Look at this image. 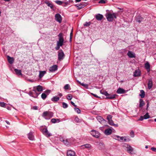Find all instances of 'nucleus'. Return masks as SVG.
<instances>
[{"label":"nucleus","instance_id":"obj_18","mask_svg":"<svg viewBox=\"0 0 156 156\" xmlns=\"http://www.w3.org/2000/svg\"><path fill=\"white\" fill-rule=\"evenodd\" d=\"M60 140L63 142L66 145H68L69 144V142L67 139L65 140V138L60 137Z\"/></svg>","mask_w":156,"mask_h":156},{"label":"nucleus","instance_id":"obj_19","mask_svg":"<svg viewBox=\"0 0 156 156\" xmlns=\"http://www.w3.org/2000/svg\"><path fill=\"white\" fill-rule=\"evenodd\" d=\"M127 55L130 58H135V54L132 51H129L127 53Z\"/></svg>","mask_w":156,"mask_h":156},{"label":"nucleus","instance_id":"obj_54","mask_svg":"<svg viewBox=\"0 0 156 156\" xmlns=\"http://www.w3.org/2000/svg\"><path fill=\"white\" fill-rule=\"evenodd\" d=\"M63 1V3L66 4L67 5H70V3L69 2H68V1Z\"/></svg>","mask_w":156,"mask_h":156},{"label":"nucleus","instance_id":"obj_48","mask_svg":"<svg viewBox=\"0 0 156 156\" xmlns=\"http://www.w3.org/2000/svg\"><path fill=\"white\" fill-rule=\"evenodd\" d=\"M90 24L91 23L90 22H86L84 24V26L86 27H88L90 25Z\"/></svg>","mask_w":156,"mask_h":156},{"label":"nucleus","instance_id":"obj_20","mask_svg":"<svg viewBox=\"0 0 156 156\" xmlns=\"http://www.w3.org/2000/svg\"><path fill=\"white\" fill-rule=\"evenodd\" d=\"M7 58L8 62L10 64H11L13 63L14 59L13 57H11L9 56H8Z\"/></svg>","mask_w":156,"mask_h":156},{"label":"nucleus","instance_id":"obj_7","mask_svg":"<svg viewBox=\"0 0 156 156\" xmlns=\"http://www.w3.org/2000/svg\"><path fill=\"white\" fill-rule=\"evenodd\" d=\"M90 133L93 136L96 138H99L100 136V133L94 130H91L90 132Z\"/></svg>","mask_w":156,"mask_h":156},{"label":"nucleus","instance_id":"obj_5","mask_svg":"<svg viewBox=\"0 0 156 156\" xmlns=\"http://www.w3.org/2000/svg\"><path fill=\"white\" fill-rule=\"evenodd\" d=\"M28 94L31 97L34 98H37L38 96L40 94V93H37L36 90H33V91H29Z\"/></svg>","mask_w":156,"mask_h":156},{"label":"nucleus","instance_id":"obj_3","mask_svg":"<svg viewBox=\"0 0 156 156\" xmlns=\"http://www.w3.org/2000/svg\"><path fill=\"white\" fill-rule=\"evenodd\" d=\"M58 41L57 42V44L62 46L64 42V38L63 36V33H60L58 35Z\"/></svg>","mask_w":156,"mask_h":156},{"label":"nucleus","instance_id":"obj_41","mask_svg":"<svg viewBox=\"0 0 156 156\" xmlns=\"http://www.w3.org/2000/svg\"><path fill=\"white\" fill-rule=\"evenodd\" d=\"M74 110L75 112H76L78 114L80 113L81 112L80 110L78 108H74Z\"/></svg>","mask_w":156,"mask_h":156},{"label":"nucleus","instance_id":"obj_4","mask_svg":"<svg viewBox=\"0 0 156 156\" xmlns=\"http://www.w3.org/2000/svg\"><path fill=\"white\" fill-rule=\"evenodd\" d=\"M58 59L59 61L62 60L65 57V55L61 49H59L58 51Z\"/></svg>","mask_w":156,"mask_h":156},{"label":"nucleus","instance_id":"obj_17","mask_svg":"<svg viewBox=\"0 0 156 156\" xmlns=\"http://www.w3.org/2000/svg\"><path fill=\"white\" fill-rule=\"evenodd\" d=\"M144 67L147 69V73L150 72V65L148 62H147L145 63Z\"/></svg>","mask_w":156,"mask_h":156},{"label":"nucleus","instance_id":"obj_8","mask_svg":"<svg viewBox=\"0 0 156 156\" xmlns=\"http://www.w3.org/2000/svg\"><path fill=\"white\" fill-rule=\"evenodd\" d=\"M55 20L59 23L62 21V17L59 13L56 14L55 15Z\"/></svg>","mask_w":156,"mask_h":156},{"label":"nucleus","instance_id":"obj_24","mask_svg":"<svg viewBox=\"0 0 156 156\" xmlns=\"http://www.w3.org/2000/svg\"><path fill=\"white\" fill-rule=\"evenodd\" d=\"M103 17V16L100 14H98L96 16V18L98 20H101Z\"/></svg>","mask_w":156,"mask_h":156},{"label":"nucleus","instance_id":"obj_62","mask_svg":"<svg viewBox=\"0 0 156 156\" xmlns=\"http://www.w3.org/2000/svg\"><path fill=\"white\" fill-rule=\"evenodd\" d=\"M91 94L92 95H93L95 97H96L97 98H99V97H98L96 94H93V93H91Z\"/></svg>","mask_w":156,"mask_h":156},{"label":"nucleus","instance_id":"obj_42","mask_svg":"<svg viewBox=\"0 0 156 156\" xmlns=\"http://www.w3.org/2000/svg\"><path fill=\"white\" fill-rule=\"evenodd\" d=\"M107 0H100L98 2L99 3L105 4L106 3Z\"/></svg>","mask_w":156,"mask_h":156},{"label":"nucleus","instance_id":"obj_27","mask_svg":"<svg viewBox=\"0 0 156 156\" xmlns=\"http://www.w3.org/2000/svg\"><path fill=\"white\" fill-rule=\"evenodd\" d=\"M46 73V72L45 71H40L39 72V77L40 78H42L44 74Z\"/></svg>","mask_w":156,"mask_h":156},{"label":"nucleus","instance_id":"obj_36","mask_svg":"<svg viewBox=\"0 0 156 156\" xmlns=\"http://www.w3.org/2000/svg\"><path fill=\"white\" fill-rule=\"evenodd\" d=\"M133 151V148L131 146H129L127 147V151L129 153H131Z\"/></svg>","mask_w":156,"mask_h":156},{"label":"nucleus","instance_id":"obj_46","mask_svg":"<svg viewBox=\"0 0 156 156\" xmlns=\"http://www.w3.org/2000/svg\"><path fill=\"white\" fill-rule=\"evenodd\" d=\"M51 92V91L50 90H47L44 91V93H45V94H46L47 96Z\"/></svg>","mask_w":156,"mask_h":156},{"label":"nucleus","instance_id":"obj_56","mask_svg":"<svg viewBox=\"0 0 156 156\" xmlns=\"http://www.w3.org/2000/svg\"><path fill=\"white\" fill-rule=\"evenodd\" d=\"M151 150L153 151L156 152V148L153 147L151 148Z\"/></svg>","mask_w":156,"mask_h":156},{"label":"nucleus","instance_id":"obj_23","mask_svg":"<svg viewBox=\"0 0 156 156\" xmlns=\"http://www.w3.org/2000/svg\"><path fill=\"white\" fill-rule=\"evenodd\" d=\"M51 122L52 123H55L60 122V120L59 119L53 118L51 120Z\"/></svg>","mask_w":156,"mask_h":156},{"label":"nucleus","instance_id":"obj_51","mask_svg":"<svg viewBox=\"0 0 156 156\" xmlns=\"http://www.w3.org/2000/svg\"><path fill=\"white\" fill-rule=\"evenodd\" d=\"M57 44V46L55 47V48L56 50H58L59 49L60 47H61L62 46L58 44Z\"/></svg>","mask_w":156,"mask_h":156},{"label":"nucleus","instance_id":"obj_55","mask_svg":"<svg viewBox=\"0 0 156 156\" xmlns=\"http://www.w3.org/2000/svg\"><path fill=\"white\" fill-rule=\"evenodd\" d=\"M144 119V116L143 117L142 116H140V118L138 119V120L139 121H142Z\"/></svg>","mask_w":156,"mask_h":156},{"label":"nucleus","instance_id":"obj_29","mask_svg":"<svg viewBox=\"0 0 156 156\" xmlns=\"http://www.w3.org/2000/svg\"><path fill=\"white\" fill-rule=\"evenodd\" d=\"M14 71L18 75H22L21 71L20 70L16 69H14Z\"/></svg>","mask_w":156,"mask_h":156},{"label":"nucleus","instance_id":"obj_57","mask_svg":"<svg viewBox=\"0 0 156 156\" xmlns=\"http://www.w3.org/2000/svg\"><path fill=\"white\" fill-rule=\"evenodd\" d=\"M149 102L148 101H147V108H146V109L147 110H148V108L149 105Z\"/></svg>","mask_w":156,"mask_h":156},{"label":"nucleus","instance_id":"obj_9","mask_svg":"<svg viewBox=\"0 0 156 156\" xmlns=\"http://www.w3.org/2000/svg\"><path fill=\"white\" fill-rule=\"evenodd\" d=\"M112 116L111 115H108L107 117V119L108 120V124L111 125H114L113 121L112 120Z\"/></svg>","mask_w":156,"mask_h":156},{"label":"nucleus","instance_id":"obj_11","mask_svg":"<svg viewBox=\"0 0 156 156\" xmlns=\"http://www.w3.org/2000/svg\"><path fill=\"white\" fill-rule=\"evenodd\" d=\"M141 74V72L139 69L136 70L134 72L133 76L134 77L140 76Z\"/></svg>","mask_w":156,"mask_h":156},{"label":"nucleus","instance_id":"obj_38","mask_svg":"<svg viewBox=\"0 0 156 156\" xmlns=\"http://www.w3.org/2000/svg\"><path fill=\"white\" fill-rule=\"evenodd\" d=\"M102 94L104 95L105 96H106L107 98H107V97H109V96H110V94H108L107 91H103Z\"/></svg>","mask_w":156,"mask_h":156},{"label":"nucleus","instance_id":"obj_60","mask_svg":"<svg viewBox=\"0 0 156 156\" xmlns=\"http://www.w3.org/2000/svg\"><path fill=\"white\" fill-rule=\"evenodd\" d=\"M62 94L61 93H59L58 95V97H59V98L62 96Z\"/></svg>","mask_w":156,"mask_h":156},{"label":"nucleus","instance_id":"obj_13","mask_svg":"<svg viewBox=\"0 0 156 156\" xmlns=\"http://www.w3.org/2000/svg\"><path fill=\"white\" fill-rule=\"evenodd\" d=\"M58 69V66L56 65H54L51 67L49 70L51 72H54L57 70Z\"/></svg>","mask_w":156,"mask_h":156},{"label":"nucleus","instance_id":"obj_59","mask_svg":"<svg viewBox=\"0 0 156 156\" xmlns=\"http://www.w3.org/2000/svg\"><path fill=\"white\" fill-rule=\"evenodd\" d=\"M70 103L71 105H73L75 107H76V105H75V103L71 101Z\"/></svg>","mask_w":156,"mask_h":156},{"label":"nucleus","instance_id":"obj_40","mask_svg":"<svg viewBox=\"0 0 156 156\" xmlns=\"http://www.w3.org/2000/svg\"><path fill=\"white\" fill-rule=\"evenodd\" d=\"M62 107L64 108H66L68 107V105L65 102H63L62 103Z\"/></svg>","mask_w":156,"mask_h":156},{"label":"nucleus","instance_id":"obj_61","mask_svg":"<svg viewBox=\"0 0 156 156\" xmlns=\"http://www.w3.org/2000/svg\"><path fill=\"white\" fill-rule=\"evenodd\" d=\"M33 109L34 110H37L38 109V107L37 106H34L33 107Z\"/></svg>","mask_w":156,"mask_h":156},{"label":"nucleus","instance_id":"obj_1","mask_svg":"<svg viewBox=\"0 0 156 156\" xmlns=\"http://www.w3.org/2000/svg\"><path fill=\"white\" fill-rule=\"evenodd\" d=\"M54 113L53 112L49 111L44 112L41 116L46 120H49L53 117Z\"/></svg>","mask_w":156,"mask_h":156},{"label":"nucleus","instance_id":"obj_34","mask_svg":"<svg viewBox=\"0 0 156 156\" xmlns=\"http://www.w3.org/2000/svg\"><path fill=\"white\" fill-rule=\"evenodd\" d=\"M117 95L116 94H114L111 95V96H109V97H107V99H113L115 98H116V97Z\"/></svg>","mask_w":156,"mask_h":156},{"label":"nucleus","instance_id":"obj_25","mask_svg":"<svg viewBox=\"0 0 156 156\" xmlns=\"http://www.w3.org/2000/svg\"><path fill=\"white\" fill-rule=\"evenodd\" d=\"M45 3L47 4L48 6L50 7L51 9H53L54 8L53 5L52 3H50L49 1H45Z\"/></svg>","mask_w":156,"mask_h":156},{"label":"nucleus","instance_id":"obj_28","mask_svg":"<svg viewBox=\"0 0 156 156\" xmlns=\"http://www.w3.org/2000/svg\"><path fill=\"white\" fill-rule=\"evenodd\" d=\"M81 147L83 148H90L91 147V145L89 144H84L82 145H81Z\"/></svg>","mask_w":156,"mask_h":156},{"label":"nucleus","instance_id":"obj_14","mask_svg":"<svg viewBox=\"0 0 156 156\" xmlns=\"http://www.w3.org/2000/svg\"><path fill=\"white\" fill-rule=\"evenodd\" d=\"M76 155L75 152L71 150H68L67 153V156H75Z\"/></svg>","mask_w":156,"mask_h":156},{"label":"nucleus","instance_id":"obj_2","mask_svg":"<svg viewBox=\"0 0 156 156\" xmlns=\"http://www.w3.org/2000/svg\"><path fill=\"white\" fill-rule=\"evenodd\" d=\"M106 16L108 21H112L114 18H116V14L115 13L112 14L109 12L106 14Z\"/></svg>","mask_w":156,"mask_h":156},{"label":"nucleus","instance_id":"obj_6","mask_svg":"<svg viewBox=\"0 0 156 156\" xmlns=\"http://www.w3.org/2000/svg\"><path fill=\"white\" fill-rule=\"evenodd\" d=\"M43 134L47 137H49L52 136V134L49 133L46 128H43L42 130Z\"/></svg>","mask_w":156,"mask_h":156},{"label":"nucleus","instance_id":"obj_39","mask_svg":"<svg viewBox=\"0 0 156 156\" xmlns=\"http://www.w3.org/2000/svg\"><path fill=\"white\" fill-rule=\"evenodd\" d=\"M144 119H149L150 117V115H149L148 113V112L147 113L144 115Z\"/></svg>","mask_w":156,"mask_h":156},{"label":"nucleus","instance_id":"obj_32","mask_svg":"<svg viewBox=\"0 0 156 156\" xmlns=\"http://www.w3.org/2000/svg\"><path fill=\"white\" fill-rule=\"evenodd\" d=\"M97 119L100 122L104 120V119L101 116H98L97 117Z\"/></svg>","mask_w":156,"mask_h":156},{"label":"nucleus","instance_id":"obj_16","mask_svg":"<svg viewBox=\"0 0 156 156\" xmlns=\"http://www.w3.org/2000/svg\"><path fill=\"white\" fill-rule=\"evenodd\" d=\"M126 92L125 90L121 88H119L116 91V93L118 94H124Z\"/></svg>","mask_w":156,"mask_h":156},{"label":"nucleus","instance_id":"obj_31","mask_svg":"<svg viewBox=\"0 0 156 156\" xmlns=\"http://www.w3.org/2000/svg\"><path fill=\"white\" fill-rule=\"evenodd\" d=\"M140 96L141 97V98H143L145 96V92L143 90H140Z\"/></svg>","mask_w":156,"mask_h":156},{"label":"nucleus","instance_id":"obj_33","mask_svg":"<svg viewBox=\"0 0 156 156\" xmlns=\"http://www.w3.org/2000/svg\"><path fill=\"white\" fill-rule=\"evenodd\" d=\"M37 90L38 92L42 91L43 90L42 87L40 85L38 86L37 87Z\"/></svg>","mask_w":156,"mask_h":156},{"label":"nucleus","instance_id":"obj_15","mask_svg":"<svg viewBox=\"0 0 156 156\" xmlns=\"http://www.w3.org/2000/svg\"><path fill=\"white\" fill-rule=\"evenodd\" d=\"M153 86V82L152 79H150L148 80V83L147 84L148 88L150 90L152 87Z\"/></svg>","mask_w":156,"mask_h":156},{"label":"nucleus","instance_id":"obj_26","mask_svg":"<svg viewBox=\"0 0 156 156\" xmlns=\"http://www.w3.org/2000/svg\"><path fill=\"white\" fill-rule=\"evenodd\" d=\"M145 105V103L143 99H140V103L139 106L140 108H142Z\"/></svg>","mask_w":156,"mask_h":156},{"label":"nucleus","instance_id":"obj_50","mask_svg":"<svg viewBox=\"0 0 156 156\" xmlns=\"http://www.w3.org/2000/svg\"><path fill=\"white\" fill-rule=\"evenodd\" d=\"M5 103L4 102H0V106L2 107H4L5 105Z\"/></svg>","mask_w":156,"mask_h":156},{"label":"nucleus","instance_id":"obj_12","mask_svg":"<svg viewBox=\"0 0 156 156\" xmlns=\"http://www.w3.org/2000/svg\"><path fill=\"white\" fill-rule=\"evenodd\" d=\"M75 5L76 7H77L78 10H80L84 7L86 5L83 4V3H81L79 4H76Z\"/></svg>","mask_w":156,"mask_h":156},{"label":"nucleus","instance_id":"obj_37","mask_svg":"<svg viewBox=\"0 0 156 156\" xmlns=\"http://www.w3.org/2000/svg\"><path fill=\"white\" fill-rule=\"evenodd\" d=\"M55 2L58 5H62V3H63L64 1H61L59 0H57L55 1Z\"/></svg>","mask_w":156,"mask_h":156},{"label":"nucleus","instance_id":"obj_63","mask_svg":"<svg viewBox=\"0 0 156 156\" xmlns=\"http://www.w3.org/2000/svg\"><path fill=\"white\" fill-rule=\"evenodd\" d=\"M115 139L117 140H119L118 139V138H119L120 137L119 136H115Z\"/></svg>","mask_w":156,"mask_h":156},{"label":"nucleus","instance_id":"obj_64","mask_svg":"<svg viewBox=\"0 0 156 156\" xmlns=\"http://www.w3.org/2000/svg\"><path fill=\"white\" fill-rule=\"evenodd\" d=\"M68 2H69L70 4V3H72L73 2V1L72 0H69Z\"/></svg>","mask_w":156,"mask_h":156},{"label":"nucleus","instance_id":"obj_47","mask_svg":"<svg viewBox=\"0 0 156 156\" xmlns=\"http://www.w3.org/2000/svg\"><path fill=\"white\" fill-rule=\"evenodd\" d=\"M127 138V137L126 138H125L123 140V142H128V141H129L130 140V139H129V137H128V138Z\"/></svg>","mask_w":156,"mask_h":156},{"label":"nucleus","instance_id":"obj_10","mask_svg":"<svg viewBox=\"0 0 156 156\" xmlns=\"http://www.w3.org/2000/svg\"><path fill=\"white\" fill-rule=\"evenodd\" d=\"M28 138L30 140H34V135L32 132H30L27 134Z\"/></svg>","mask_w":156,"mask_h":156},{"label":"nucleus","instance_id":"obj_22","mask_svg":"<svg viewBox=\"0 0 156 156\" xmlns=\"http://www.w3.org/2000/svg\"><path fill=\"white\" fill-rule=\"evenodd\" d=\"M112 132V130L109 128L105 129V133L107 135H109L111 134Z\"/></svg>","mask_w":156,"mask_h":156},{"label":"nucleus","instance_id":"obj_52","mask_svg":"<svg viewBox=\"0 0 156 156\" xmlns=\"http://www.w3.org/2000/svg\"><path fill=\"white\" fill-rule=\"evenodd\" d=\"M126 136H122V137H121V136H120L119 138H120V140H119L121 142H123V139H124L125 138H126Z\"/></svg>","mask_w":156,"mask_h":156},{"label":"nucleus","instance_id":"obj_58","mask_svg":"<svg viewBox=\"0 0 156 156\" xmlns=\"http://www.w3.org/2000/svg\"><path fill=\"white\" fill-rule=\"evenodd\" d=\"M73 37V33L72 32H71L70 34V40L71 41L72 38Z\"/></svg>","mask_w":156,"mask_h":156},{"label":"nucleus","instance_id":"obj_21","mask_svg":"<svg viewBox=\"0 0 156 156\" xmlns=\"http://www.w3.org/2000/svg\"><path fill=\"white\" fill-rule=\"evenodd\" d=\"M51 101L54 103L57 102L59 100V97L57 96H56L52 98L51 99Z\"/></svg>","mask_w":156,"mask_h":156},{"label":"nucleus","instance_id":"obj_43","mask_svg":"<svg viewBox=\"0 0 156 156\" xmlns=\"http://www.w3.org/2000/svg\"><path fill=\"white\" fill-rule=\"evenodd\" d=\"M70 87V86L69 84H66L64 87V88L65 90H67L69 89V87Z\"/></svg>","mask_w":156,"mask_h":156},{"label":"nucleus","instance_id":"obj_53","mask_svg":"<svg viewBox=\"0 0 156 156\" xmlns=\"http://www.w3.org/2000/svg\"><path fill=\"white\" fill-rule=\"evenodd\" d=\"M73 98L72 95H70L68 96L67 99L69 100H71Z\"/></svg>","mask_w":156,"mask_h":156},{"label":"nucleus","instance_id":"obj_49","mask_svg":"<svg viewBox=\"0 0 156 156\" xmlns=\"http://www.w3.org/2000/svg\"><path fill=\"white\" fill-rule=\"evenodd\" d=\"M74 120L75 122H80V119L78 118L77 117H76L75 118Z\"/></svg>","mask_w":156,"mask_h":156},{"label":"nucleus","instance_id":"obj_35","mask_svg":"<svg viewBox=\"0 0 156 156\" xmlns=\"http://www.w3.org/2000/svg\"><path fill=\"white\" fill-rule=\"evenodd\" d=\"M47 95L45 93H42L41 95V97L43 100H45L47 97Z\"/></svg>","mask_w":156,"mask_h":156},{"label":"nucleus","instance_id":"obj_44","mask_svg":"<svg viewBox=\"0 0 156 156\" xmlns=\"http://www.w3.org/2000/svg\"><path fill=\"white\" fill-rule=\"evenodd\" d=\"M130 135L131 137H133L134 136V132L133 130H131L130 132Z\"/></svg>","mask_w":156,"mask_h":156},{"label":"nucleus","instance_id":"obj_45","mask_svg":"<svg viewBox=\"0 0 156 156\" xmlns=\"http://www.w3.org/2000/svg\"><path fill=\"white\" fill-rule=\"evenodd\" d=\"M81 85L84 87L86 89H88V85L87 84L84 83H81Z\"/></svg>","mask_w":156,"mask_h":156},{"label":"nucleus","instance_id":"obj_30","mask_svg":"<svg viewBox=\"0 0 156 156\" xmlns=\"http://www.w3.org/2000/svg\"><path fill=\"white\" fill-rule=\"evenodd\" d=\"M143 18L140 16H138L136 18V21L140 23L143 21Z\"/></svg>","mask_w":156,"mask_h":156}]
</instances>
